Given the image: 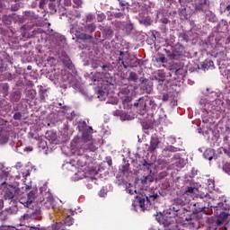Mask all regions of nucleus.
<instances>
[{
  "label": "nucleus",
  "instance_id": "473e14b6",
  "mask_svg": "<svg viewBox=\"0 0 230 230\" xmlns=\"http://www.w3.org/2000/svg\"><path fill=\"white\" fill-rule=\"evenodd\" d=\"M13 119H15V121H21V119H22V113H21V112H15L14 114H13Z\"/></svg>",
  "mask_w": 230,
  "mask_h": 230
},
{
  "label": "nucleus",
  "instance_id": "6e6d98bb",
  "mask_svg": "<svg viewBox=\"0 0 230 230\" xmlns=\"http://www.w3.org/2000/svg\"><path fill=\"white\" fill-rule=\"evenodd\" d=\"M224 13H230V4L226 5V7L224 9Z\"/></svg>",
  "mask_w": 230,
  "mask_h": 230
},
{
  "label": "nucleus",
  "instance_id": "3c124183",
  "mask_svg": "<svg viewBox=\"0 0 230 230\" xmlns=\"http://www.w3.org/2000/svg\"><path fill=\"white\" fill-rule=\"evenodd\" d=\"M114 17L115 19H121V17H123V13H116Z\"/></svg>",
  "mask_w": 230,
  "mask_h": 230
},
{
  "label": "nucleus",
  "instance_id": "9d476101",
  "mask_svg": "<svg viewBox=\"0 0 230 230\" xmlns=\"http://www.w3.org/2000/svg\"><path fill=\"white\" fill-rule=\"evenodd\" d=\"M87 156L85 155H79V157L76 158V165L78 168H84V166H87Z\"/></svg>",
  "mask_w": 230,
  "mask_h": 230
},
{
  "label": "nucleus",
  "instance_id": "1a4fd4ad",
  "mask_svg": "<svg viewBox=\"0 0 230 230\" xmlns=\"http://www.w3.org/2000/svg\"><path fill=\"white\" fill-rule=\"evenodd\" d=\"M161 141L157 137H152L150 140V145L147 148V152H150V154H154L157 148H159Z\"/></svg>",
  "mask_w": 230,
  "mask_h": 230
},
{
  "label": "nucleus",
  "instance_id": "f257e3e1",
  "mask_svg": "<svg viewBox=\"0 0 230 230\" xmlns=\"http://www.w3.org/2000/svg\"><path fill=\"white\" fill-rule=\"evenodd\" d=\"M80 138H74L73 142L76 148H80L83 154L85 152H96L98 147L94 145V140L91 138V135L85 133L83 135V141L79 142Z\"/></svg>",
  "mask_w": 230,
  "mask_h": 230
},
{
  "label": "nucleus",
  "instance_id": "7c9ffc66",
  "mask_svg": "<svg viewBox=\"0 0 230 230\" xmlns=\"http://www.w3.org/2000/svg\"><path fill=\"white\" fill-rule=\"evenodd\" d=\"M155 62H160L161 64H166V58L164 55L160 54L159 58H155Z\"/></svg>",
  "mask_w": 230,
  "mask_h": 230
},
{
  "label": "nucleus",
  "instance_id": "6ab92c4d",
  "mask_svg": "<svg viewBox=\"0 0 230 230\" xmlns=\"http://www.w3.org/2000/svg\"><path fill=\"white\" fill-rule=\"evenodd\" d=\"M51 230H65L66 226L62 222H57L50 227Z\"/></svg>",
  "mask_w": 230,
  "mask_h": 230
},
{
  "label": "nucleus",
  "instance_id": "bf43d9fd",
  "mask_svg": "<svg viewBox=\"0 0 230 230\" xmlns=\"http://www.w3.org/2000/svg\"><path fill=\"white\" fill-rule=\"evenodd\" d=\"M119 6H122V8L127 6V4H125L123 0H119Z\"/></svg>",
  "mask_w": 230,
  "mask_h": 230
},
{
  "label": "nucleus",
  "instance_id": "69168bd1",
  "mask_svg": "<svg viewBox=\"0 0 230 230\" xmlns=\"http://www.w3.org/2000/svg\"><path fill=\"white\" fill-rule=\"evenodd\" d=\"M158 81L159 85H163V82H164V79H156Z\"/></svg>",
  "mask_w": 230,
  "mask_h": 230
},
{
  "label": "nucleus",
  "instance_id": "6e6552de",
  "mask_svg": "<svg viewBox=\"0 0 230 230\" xmlns=\"http://www.w3.org/2000/svg\"><path fill=\"white\" fill-rule=\"evenodd\" d=\"M209 10V3L208 0H199V3L195 4V11L199 13H206Z\"/></svg>",
  "mask_w": 230,
  "mask_h": 230
},
{
  "label": "nucleus",
  "instance_id": "58836bf2",
  "mask_svg": "<svg viewBox=\"0 0 230 230\" xmlns=\"http://www.w3.org/2000/svg\"><path fill=\"white\" fill-rule=\"evenodd\" d=\"M121 173H127L128 172V164L122 165L120 168Z\"/></svg>",
  "mask_w": 230,
  "mask_h": 230
},
{
  "label": "nucleus",
  "instance_id": "5701e85b",
  "mask_svg": "<svg viewBox=\"0 0 230 230\" xmlns=\"http://www.w3.org/2000/svg\"><path fill=\"white\" fill-rule=\"evenodd\" d=\"M2 20L6 26H10V24H12V16L10 15L3 16Z\"/></svg>",
  "mask_w": 230,
  "mask_h": 230
},
{
  "label": "nucleus",
  "instance_id": "052dcab7",
  "mask_svg": "<svg viewBox=\"0 0 230 230\" xmlns=\"http://www.w3.org/2000/svg\"><path fill=\"white\" fill-rule=\"evenodd\" d=\"M106 193H107V192H105V189H102V190H101V191H100V196H101V197H103L104 195H106Z\"/></svg>",
  "mask_w": 230,
  "mask_h": 230
},
{
  "label": "nucleus",
  "instance_id": "f8f14e48",
  "mask_svg": "<svg viewBox=\"0 0 230 230\" xmlns=\"http://www.w3.org/2000/svg\"><path fill=\"white\" fill-rule=\"evenodd\" d=\"M201 67H202V69H204V71H206V69H207V71L209 69H214L215 63L211 59H205Z\"/></svg>",
  "mask_w": 230,
  "mask_h": 230
},
{
  "label": "nucleus",
  "instance_id": "ea45409f",
  "mask_svg": "<svg viewBox=\"0 0 230 230\" xmlns=\"http://www.w3.org/2000/svg\"><path fill=\"white\" fill-rule=\"evenodd\" d=\"M6 71V66L3 63V60H0V73H4Z\"/></svg>",
  "mask_w": 230,
  "mask_h": 230
},
{
  "label": "nucleus",
  "instance_id": "c9c22d12",
  "mask_svg": "<svg viewBox=\"0 0 230 230\" xmlns=\"http://www.w3.org/2000/svg\"><path fill=\"white\" fill-rule=\"evenodd\" d=\"M194 191H195V188L187 187V189L185 190V195H191L192 193H194Z\"/></svg>",
  "mask_w": 230,
  "mask_h": 230
},
{
  "label": "nucleus",
  "instance_id": "b1692460",
  "mask_svg": "<svg viewBox=\"0 0 230 230\" xmlns=\"http://www.w3.org/2000/svg\"><path fill=\"white\" fill-rule=\"evenodd\" d=\"M107 19V15L103 13H97V22H103Z\"/></svg>",
  "mask_w": 230,
  "mask_h": 230
},
{
  "label": "nucleus",
  "instance_id": "4c0bfd02",
  "mask_svg": "<svg viewBox=\"0 0 230 230\" xmlns=\"http://www.w3.org/2000/svg\"><path fill=\"white\" fill-rule=\"evenodd\" d=\"M153 182L154 180H152V178H150V176H146L144 177V179H142V184H146V182Z\"/></svg>",
  "mask_w": 230,
  "mask_h": 230
},
{
  "label": "nucleus",
  "instance_id": "f03ea898",
  "mask_svg": "<svg viewBox=\"0 0 230 230\" xmlns=\"http://www.w3.org/2000/svg\"><path fill=\"white\" fill-rule=\"evenodd\" d=\"M215 211H217V215H219L220 218H222L223 223L230 227V215L226 213L225 211L230 210V205L227 204V201H222L217 204V206H211Z\"/></svg>",
  "mask_w": 230,
  "mask_h": 230
},
{
  "label": "nucleus",
  "instance_id": "20e7f679",
  "mask_svg": "<svg viewBox=\"0 0 230 230\" xmlns=\"http://www.w3.org/2000/svg\"><path fill=\"white\" fill-rule=\"evenodd\" d=\"M167 57L172 60H181L184 55V46L181 43H177L174 47H172V51L165 49Z\"/></svg>",
  "mask_w": 230,
  "mask_h": 230
},
{
  "label": "nucleus",
  "instance_id": "c03bdc74",
  "mask_svg": "<svg viewBox=\"0 0 230 230\" xmlns=\"http://www.w3.org/2000/svg\"><path fill=\"white\" fill-rule=\"evenodd\" d=\"M166 151H167V152L175 153V152H177V147H175V146H170L166 147Z\"/></svg>",
  "mask_w": 230,
  "mask_h": 230
},
{
  "label": "nucleus",
  "instance_id": "412c9836",
  "mask_svg": "<svg viewBox=\"0 0 230 230\" xmlns=\"http://www.w3.org/2000/svg\"><path fill=\"white\" fill-rule=\"evenodd\" d=\"M8 175H10V172L6 171V169H0V179H4L6 181Z\"/></svg>",
  "mask_w": 230,
  "mask_h": 230
},
{
  "label": "nucleus",
  "instance_id": "bb28decb",
  "mask_svg": "<svg viewBox=\"0 0 230 230\" xmlns=\"http://www.w3.org/2000/svg\"><path fill=\"white\" fill-rule=\"evenodd\" d=\"M128 80L130 82H137L138 80L137 74H136V72H130Z\"/></svg>",
  "mask_w": 230,
  "mask_h": 230
},
{
  "label": "nucleus",
  "instance_id": "8fccbe9b",
  "mask_svg": "<svg viewBox=\"0 0 230 230\" xmlns=\"http://www.w3.org/2000/svg\"><path fill=\"white\" fill-rule=\"evenodd\" d=\"M123 55H125V53H123L122 51H120V52H119V58H118L119 64L123 61Z\"/></svg>",
  "mask_w": 230,
  "mask_h": 230
},
{
  "label": "nucleus",
  "instance_id": "680f3d73",
  "mask_svg": "<svg viewBox=\"0 0 230 230\" xmlns=\"http://www.w3.org/2000/svg\"><path fill=\"white\" fill-rule=\"evenodd\" d=\"M4 208V201L3 199H0V209H3Z\"/></svg>",
  "mask_w": 230,
  "mask_h": 230
},
{
  "label": "nucleus",
  "instance_id": "4d7b16f0",
  "mask_svg": "<svg viewBox=\"0 0 230 230\" xmlns=\"http://www.w3.org/2000/svg\"><path fill=\"white\" fill-rule=\"evenodd\" d=\"M65 6H71V0H64Z\"/></svg>",
  "mask_w": 230,
  "mask_h": 230
},
{
  "label": "nucleus",
  "instance_id": "9b49d317",
  "mask_svg": "<svg viewBox=\"0 0 230 230\" xmlns=\"http://www.w3.org/2000/svg\"><path fill=\"white\" fill-rule=\"evenodd\" d=\"M55 204V198L51 194H49V196L46 198L44 202V207L47 208V209L53 208V206Z\"/></svg>",
  "mask_w": 230,
  "mask_h": 230
},
{
  "label": "nucleus",
  "instance_id": "864d4df0",
  "mask_svg": "<svg viewBox=\"0 0 230 230\" xmlns=\"http://www.w3.org/2000/svg\"><path fill=\"white\" fill-rule=\"evenodd\" d=\"M224 153H225V154H230V144L228 145L227 147H225V148H224Z\"/></svg>",
  "mask_w": 230,
  "mask_h": 230
},
{
  "label": "nucleus",
  "instance_id": "2f4dec72",
  "mask_svg": "<svg viewBox=\"0 0 230 230\" xmlns=\"http://www.w3.org/2000/svg\"><path fill=\"white\" fill-rule=\"evenodd\" d=\"M147 104L149 105L150 109L154 110L155 107H157V104H155V101L154 99H149L146 101Z\"/></svg>",
  "mask_w": 230,
  "mask_h": 230
},
{
  "label": "nucleus",
  "instance_id": "a18cd8bd",
  "mask_svg": "<svg viewBox=\"0 0 230 230\" xmlns=\"http://www.w3.org/2000/svg\"><path fill=\"white\" fill-rule=\"evenodd\" d=\"M93 67H94V69H97V67H100V66H102L100 64V60H94L93 61V64H92Z\"/></svg>",
  "mask_w": 230,
  "mask_h": 230
},
{
  "label": "nucleus",
  "instance_id": "5fc2aeb1",
  "mask_svg": "<svg viewBox=\"0 0 230 230\" xmlns=\"http://www.w3.org/2000/svg\"><path fill=\"white\" fill-rule=\"evenodd\" d=\"M180 209H181V208H179V206L173 205L172 210H173L175 213H177Z\"/></svg>",
  "mask_w": 230,
  "mask_h": 230
},
{
  "label": "nucleus",
  "instance_id": "423d86ee",
  "mask_svg": "<svg viewBox=\"0 0 230 230\" xmlns=\"http://www.w3.org/2000/svg\"><path fill=\"white\" fill-rule=\"evenodd\" d=\"M186 213H188V210L180 207V209L175 213V216L181 218L182 226H185V227H191V226H193V218H191V216H186Z\"/></svg>",
  "mask_w": 230,
  "mask_h": 230
},
{
  "label": "nucleus",
  "instance_id": "09e8293b",
  "mask_svg": "<svg viewBox=\"0 0 230 230\" xmlns=\"http://www.w3.org/2000/svg\"><path fill=\"white\" fill-rule=\"evenodd\" d=\"M160 22H162V24H168V22H170V20H168V18H162L160 19Z\"/></svg>",
  "mask_w": 230,
  "mask_h": 230
},
{
  "label": "nucleus",
  "instance_id": "a878e982",
  "mask_svg": "<svg viewBox=\"0 0 230 230\" xmlns=\"http://www.w3.org/2000/svg\"><path fill=\"white\" fill-rule=\"evenodd\" d=\"M27 200L31 204L35 200V191L31 190L27 194Z\"/></svg>",
  "mask_w": 230,
  "mask_h": 230
},
{
  "label": "nucleus",
  "instance_id": "de8ad7c7",
  "mask_svg": "<svg viewBox=\"0 0 230 230\" xmlns=\"http://www.w3.org/2000/svg\"><path fill=\"white\" fill-rule=\"evenodd\" d=\"M73 3H75L76 6H82L84 4V0H73Z\"/></svg>",
  "mask_w": 230,
  "mask_h": 230
},
{
  "label": "nucleus",
  "instance_id": "f704fd0d",
  "mask_svg": "<svg viewBox=\"0 0 230 230\" xmlns=\"http://www.w3.org/2000/svg\"><path fill=\"white\" fill-rule=\"evenodd\" d=\"M120 119H121L123 121H127V120L131 119H130V115H128V113H125V112H122V113L120 114Z\"/></svg>",
  "mask_w": 230,
  "mask_h": 230
},
{
  "label": "nucleus",
  "instance_id": "0e129e2a",
  "mask_svg": "<svg viewBox=\"0 0 230 230\" xmlns=\"http://www.w3.org/2000/svg\"><path fill=\"white\" fill-rule=\"evenodd\" d=\"M31 15H33V13L31 12L25 13V17H30Z\"/></svg>",
  "mask_w": 230,
  "mask_h": 230
},
{
  "label": "nucleus",
  "instance_id": "39448f33",
  "mask_svg": "<svg viewBox=\"0 0 230 230\" xmlns=\"http://www.w3.org/2000/svg\"><path fill=\"white\" fill-rule=\"evenodd\" d=\"M197 199H198V201L193 204L194 215H199V213H206V208L208 204L206 200H208V195H205L204 197L199 196Z\"/></svg>",
  "mask_w": 230,
  "mask_h": 230
},
{
  "label": "nucleus",
  "instance_id": "79ce46f5",
  "mask_svg": "<svg viewBox=\"0 0 230 230\" xmlns=\"http://www.w3.org/2000/svg\"><path fill=\"white\" fill-rule=\"evenodd\" d=\"M30 215L29 214H24L23 216H22L21 217H20V220H21V222H24L25 220H30Z\"/></svg>",
  "mask_w": 230,
  "mask_h": 230
},
{
  "label": "nucleus",
  "instance_id": "49530a36",
  "mask_svg": "<svg viewBox=\"0 0 230 230\" xmlns=\"http://www.w3.org/2000/svg\"><path fill=\"white\" fill-rule=\"evenodd\" d=\"M28 96L31 100H35V91L29 92Z\"/></svg>",
  "mask_w": 230,
  "mask_h": 230
},
{
  "label": "nucleus",
  "instance_id": "ddd939ff",
  "mask_svg": "<svg viewBox=\"0 0 230 230\" xmlns=\"http://www.w3.org/2000/svg\"><path fill=\"white\" fill-rule=\"evenodd\" d=\"M82 31H84V33H94L96 31V25L94 23L86 24L82 29Z\"/></svg>",
  "mask_w": 230,
  "mask_h": 230
},
{
  "label": "nucleus",
  "instance_id": "603ef678",
  "mask_svg": "<svg viewBox=\"0 0 230 230\" xmlns=\"http://www.w3.org/2000/svg\"><path fill=\"white\" fill-rule=\"evenodd\" d=\"M170 96L168 95V93H164L163 95V101L164 102H168Z\"/></svg>",
  "mask_w": 230,
  "mask_h": 230
},
{
  "label": "nucleus",
  "instance_id": "0eeeda50",
  "mask_svg": "<svg viewBox=\"0 0 230 230\" xmlns=\"http://www.w3.org/2000/svg\"><path fill=\"white\" fill-rule=\"evenodd\" d=\"M3 186H6L4 199L5 200H12L15 197V193H17V189L13 185H7L6 181L2 182Z\"/></svg>",
  "mask_w": 230,
  "mask_h": 230
},
{
  "label": "nucleus",
  "instance_id": "a19ab883",
  "mask_svg": "<svg viewBox=\"0 0 230 230\" xmlns=\"http://www.w3.org/2000/svg\"><path fill=\"white\" fill-rule=\"evenodd\" d=\"M144 102L143 98L138 99L135 103H134V107H143V102Z\"/></svg>",
  "mask_w": 230,
  "mask_h": 230
},
{
  "label": "nucleus",
  "instance_id": "a211bd4d",
  "mask_svg": "<svg viewBox=\"0 0 230 230\" xmlns=\"http://www.w3.org/2000/svg\"><path fill=\"white\" fill-rule=\"evenodd\" d=\"M76 39H79L80 40H92L93 36L87 33L81 32L76 35Z\"/></svg>",
  "mask_w": 230,
  "mask_h": 230
},
{
  "label": "nucleus",
  "instance_id": "72a5a7b5",
  "mask_svg": "<svg viewBox=\"0 0 230 230\" xmlns=\"http://www.w3.org/2000/svg\"><path fill=\"white\" fill-rule=\"evenodd\" d=\"M96 19V16L93 13H89L86 15V22H93Z\"/></svg>",
  "mask_w": 230,
  "mask_h": 230
},
{
  "label": "nucleus",
  "instance_id": "37998d69",
  "mask_svg": "<svg viewBox=\"0 0 230 230\" xmlns=\"http://www.w3.org/2000/svg\"><path fill=\"white\" fill-rule=\"evenodd\" d=\"M209 154H211V150H207L205 153H204V155L207 159H208V161H211L213 159V157L210 155L209 156Z\"/></svg>",
  "mask_w": 230,
  "mask_h": 230
},
{
  "label": "nucleus",
  "instance_id": "dca6fc26",
  "mask_svg": "<svg viewBox=\"0 0 230 230\" xmlns=\"http://www.w3.org/2000/svg\"><path fill=\"white\" fill-rule=\"evenodd\" d=\"M22 93H21V91H15L11 94V101L17 102L21 101V96Z\"/></svg>",
  "mask_w": 230,
  "mask_h": 230
},
{
  "label": "nucleus",
  "instance_id": "aec40b11",
  "mask_svg": "<svg viewBox=\"0 0 230 230\" xmlns=\"http://www.w3.org/2000/svg\"><path fill=\"white\" fill-rule=\"evenodd\" d=\"M64 226H67L68 227L75 224V219L71 217V216H67L64 220Z\"/></svg>",
  "mask_w": 230,
  "mask_h": 230
},
{
  "label": "nucleus",
  "instance_id": "7ed1b4c3",
  "mask_svg": "<svg viewBox=\"0 0 230 230\" xmlns=\"http://www.w3.org/2000/svg\"><path fill=\"white\" fill-rule=\"evenodd\" d=\"M159 197L157 193H154L150 196H146L143 194H139L136 196V201L138 204L139 208L145 211V209H148L149 206L155 203V199Z\"/></svg>",
  "mask_w": 230,
  "mask_h": 230
},
{
  "label": "nucleus",
  "instance_id": "4468645a",
  "mask_svg": "<svg viewBox=\"0 0 230 230\" xmlns=\"http://www.w3.org/2000/svg\"><path fill=\"white\" fill-rule=\"evenodd\" d=\"M15 74H12L10 72H5L0 75V80H14Z\"/></svg>",
  "mask_w": 230,
  "mask_h": 230
},
{
  "label": "nucleus",
  "instance_id": "cd10ccee",
  "mask_svg": "<svg viewBox=\"0 0 230 230\" xmlns=\"http://www.w3.org/2000/svg\"><path fill=\"white\" fill-rule=\"evenodd\" d=\"M132 30H134V24H132V23H127L124 26V31H126V33H130V31H132Z\"/></svg>",
  "mask_w": 230,
  "mask_h": 230
},
{
  "label": "nucleus",
  "instance_id": "2eb2a0df",
  "mask_svg": "<svg viewBox=\"0 0 230 230\" xmlns=\"http://www.w3.org/2000/svg\"><path fill=\"white\" fill-rule=\"evenodd\" d=\"M62 63L64 64L65 67L67 69H71L73 67V62L71 61V58H69L68 56H65L62 59Z\"/></svg>",
  "mask_w": 230,
  "mask_h": 230
},
{
  "label": "nucleus",
  "instance_id": "e2e57ef3",
  "mask_svg": "<svg viewBox=\"0 0 230 230\" xmlns=\"http://www.w3.org/2000/svg\"><path fill=\"white\" fill-rule=\"evenodd\" d=\"M120 64L123 66L124 69H128V66L125 64V61H120Z\"/></svg>",
  "mask_w": 230,
  "mask_h": 230
},
{
  "label": "nucleus",
  "instance_id": "c756f323",
  "mask_svg": "<svg viewBox=\"0 0 230 230\" xmlns=\"http://www.w3.org/2000/svg\"><path fill=\"white\" fill-rule=\"evenodd\" d=\"M49 9L50 10V12L57 13V4H55L54 2L49 3Z\"/></svg>",
  "mask_w": 230,
  "mask_h": 230
},
{
  "label": "nucleus",
  "instance_id": "338daca9",
  "mask_svg": "<svg viewBox=\"0 0 230 230\" xmlns=\"http://www.w3.org/2000/svg\"><path fill=\"white\" fill-rule=\"evenodd\" d=\"M8 88H9L8 84H4L3 85V89H5V91H8Z\"/></svg>",
  "mask_w": 230,
  "mask_h": 230
},
{
  "label": "nucleus",
  "instance_id": "13d9d810",
  "mask_svg": "<svg viewBox=\"0 0 230 230\" xmlns=\"http://www.w3.org/2000/svg\"><path fill=\"white\" fill-rule=\"evenodd\" d=\"M123 111H119V110H117L114 111V116H121Z\"/></svg>",
  "mask_w": 230,
  "mask_h": 230
},
{
  "label": "nucleus",
  "instance_id": "e433bc0d",
  "mask_svg": "<svg viewBox=\"0 0 230 230\" xmlns=\"http://www.w3.org/2000/svg\"><path fill=\"white\" fill-rule=\"evenodd\" d=\"M223 170L226 171V173H230V164L229 163H226L223 165Z\"/></svg>",
  "mask_w": 230,
  "mask_h": 230
},
{
  "label": "nucleus",
  "instance_id": "774afa93",
  "mask_svg": "<svg viewBox=\"0 0 230 230\" xmlns=\"http://www.w3.org/2000/svg\"><path fill=\"white\" fill-rule=\"evenodd\" d=\"M127 191H128L130 195H134V190L131 189H128Z\"/></svg>",
  "mask_w": 230,
  "mask_h": 230
},
{
  "label": "nucleus",
  "instance_id": "393cba45",
  "mask_svg": "<svg viewBox=\"0 0 230 230\" xmlns=\"http://www.w3.org/2000/svg\"><path fill=\"white\" fill-rule=\"evenodd\" d=\"M48 90H41L40 92V98L41 100V102H46V98H48Z\"/></svg>",
  "mask_w": 230,
  "mask_h": 230
},
{
  "label": "nucleus",
  "instance_id": "c85d7f7f",
  "mask_svg": "<svg viewBox=\"0 0 230 230\" xmlns=\"http://www.w3.org/2000/svg\"><path fill=\"white\" fill-rule=\"evenodd\" d=\"M20 203L23 204L25 208H30V206H31V203L29 202V199L26 198H21L20 199Z\"/></svg>",
  "mask_w": 230,
  "mask_h": 230
},
{
  "label": "nucleus",
  "instance_id": "4be33fe9",
  "mask_svg": "<svg viewBox=\"0 0 230 230\" xmlns=\"http://www.w3.org/2000/svg\"><path fill=\"white\" fill-rule=\"evenodd\" d=\"M8 220V211L4 210L0 212V222H6Z\"/></svg>",
  "mask_w": 230,
  "mask_h": 230
},
{
  "label": "nucleus",
  "instance_id": "f3484780",
  "mask_svg": "<svg viewBox=\"0 0 230 230\" xmlns=\"http://www.w3.org/2000/svg\"><path fill=\"white\" fill-rule=\"evenodd\" d=\"M130 102H132L131 96H126L124 100L122 101V104L124 109H131L132 104H130Z\"/></svg>",
  "mask_w": 230,
  "mask_h": 230
}]
</instances>
